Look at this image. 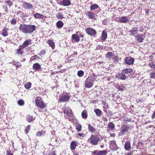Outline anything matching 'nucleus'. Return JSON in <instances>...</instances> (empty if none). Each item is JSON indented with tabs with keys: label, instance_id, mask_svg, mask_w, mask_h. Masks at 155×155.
Masks as SVG:
<instances>
[{
	"label": "nucleus",
	"instance_id": "1",
	"mask_svg": "<svg viewBox=\"0 0 155 155\" xmlns=\"http://www.w3.org/2000/svg\"><path fill=\"white\" fill-rule=\"evenodd\" d=\"M97 77L93 74L91 77L87 78L85 82V86L87 88H90L94 84V82L95 80Z\"/></svg>",
	"mask_w": 155,
	"mask_h": 155
},
{
	"label": "nucleus",
	"instance_id": "2",
	"mask_svg": "<svg viewBox=\"0 0 155 155\" xmlns=\"http://www.w3.org/2000/svg\"><path fill=\"white\" fill-rule=\"evenodd\" d=\"M130 129V127L129 125H122L120 129V131L118 133V136H121L126 134Z\"/></svg>",
	"mask_w": 155,
	"mask_h": 155
},
{
	"label": "nucleus",
	"instance_id": "3",
	"mask_svg": "<svg viewBox=\"0 0 155 155\" xmlns=\"http://www.w3.org/2000/svg\"><path fill=\"white\" fill-rule=\"evenodd\" d=\"M100 140V138L97 136L91 135L88 140L87 141L89 143L92 145L95 146L97 144Z\"/></svg>",
	"mask_w": 155,
	"mask_h": 155
},
{
	"label": "nucleus",
	"instance_id": "4",
	"mask_svg": "<svg viewBox=\"0 0 155 155\" xmlns=\"http://www.w3.org/2000/svg\"><path fill=\"white\" fill-rule=\"evenodd\" d=\"M64 117L66 119H68L70 120V119L71 118L72 119L73 114L72 111L69 108H65L64 110Z\"/></svg>",
	"mask_w": 155,
	"mask_h": 155
},
{
	"label": "nucleus",
	"instance_id": "5",
	"mask_svg": "<svg viewBox=\"0 0 155 155\" xmlns=\"http://www.w3.org/2000/svg\"><path fill=\"white\" fill-rule=\"evenodd\" d=\"M86 33L91 36L95 37L97 34L96 30L91 28H87L85 29Z\"/></svg>",
	"mask_w": 155,
	"mask_h": 155
},
{
	"label": "nucleus",
	"instance_id": "6",
	"mask_svg": "<svg viewBox=\"0 0 155 155\" xmlns=\"http://www.w3.org/2000/svg\"><path fill=\"white\" fill-rule=\"evenodd\" d=\"M36 27L34 25H27L26 34L31 33L35 30Z\"/></svg>",
	"mask_w": 155,
	"mask_h": 155
},
{
	"label": "nucleus",
	"instance_id": "7",
	"mask_svg": "<svg viewBox=\"0 0 155 155\" xmlns=\"http://www.w3.org/2000/svg\"><path fill=\"white\" fill-rule=\"evenodd\" d=\"M69 95L67 93H64L60 98L59 100L61 102H65L69 100L70 98Z\"/></svg>",
	"mask_w": 155,
	"mask_h": 155
},
{
	"label": "nucleus",
	"instance_id": "8",
	"mask_svg": "<svg viewBox=\"0 0 155 155\" xmlns=\"http://www.w3.org/2000/svg\"><path fill=\"white\" fill-rule=\"evenodd\" d=\"M107 153V151L106 150L101 151L96 150L92 152V155H106Z\"/></svg>",
	"mask_w": 155,
	"mask_h": 155
},
{
	"label": "nucleus",
	"instance_id": "9",
	"mask_svg": "<svg viewBox=\"0 0 155 155\" xmlns=\"http://www.w3.org/2000/svg\"><path fill=\"white\" fill-rule=\"evenodd\" d=\"M35 103L36 105L41 109H43L46 106L45 104L43 101H41L38 99L35 100Z\"/></svg>",
	"mask_w": 155,
	"mask_h": 155
},
{
	"label": "nucleus",
	"instance_id": "10",
	"mask_svg": "<svg viewBox=\"0 0 155 155\" xmlns=\"http://www.w3.org/2000/svg\"><path fill=\"white\" fill-rule=\"evenodd\" d=\"M124 61L125 62V63L130 65L133 64L134 59L133 58L130 57H127L124 58Z\"/></svg>",
	"mask_w": 155,
	"mask_h": 155
},
{
	"label": "nucleus",
	"instance_id": "11",
	"mask_svg": "<svg viewBox=\"0 0 155 155\" xmlns=\"http://www.w3.org/2000/svg\"><path fill=\"white\" fill-rule=\"evenodd\" d=\"M86 14L89 18L93 19L94 20H96L97 19L96 17L97 15L96 14L92 12H91V11L87 12Z\"/></svg>",
	"mask_w": 155,
	"mask_h": 155
},
{
	"label": "nucleus",
	"instance_id": "12",
	"mask_svg": "<svg viewBox=\"0 0 155 155\" xmlns=\"http://www.w3.org/2000/svg\"><path fill=\"white\" fill-rule=\"evenodd\" d=\"M22 6L25 9H32L33 8V6L32 4L26 2H23Z\"/></svg>",
	"mask_w": 155,
	"mask_h": 155
},
{
	"label": "nucleus",
	"instance_id": "13",
	"mask_svg": "<svg viewBox=\"0 0 155 155\" xmlns=\"http://www.w3.org/2000/svg\"><path fill=\"white\" fill-rule=\"evenodd\" d=\"M26 27L27 25L26 24H20L18 28L23 33L26 34Z\"/></svg>",
	"mask_w": 155,
	"mask_h": 155
},
{
	"label": "nucleus",
	"instance_id": "14",
	"mask_svg": "<svg viewBox=\"0 0 155 155\" xmlns=\"http://www.w3.org/2000/svg\"><path fill=\"white\" fill-rule=\"evenodd\" d=\"M136 38L138 42L141 43L143 42L145 36L143 35L138 34L137 35Z\"/></svg>",
	"mask_w": 155,
	"mask_h": 155
},
{
	"label": "nucleus",
	"instance_id": "15",
	"mask_svg": "<svg viewBox=\"0 0 155 155\" xmlns=\"http://www.w3.org/2000/svg\"><path fill=\"white\" fill-rule=\"evenodd\" d=\"M138 27H133L130 31V35L131 36H134L137 33Z\"/></svg>",
	"mask_w": 155,
	"mask_h": 155
},
{
	"label": "nucleus",
	"instance_id": "16",
	"mask_svg": "<svg viewBox=\"0 0 155 155\" xmlns=\"http://www.w3.org/2000/svg\"><path fill=\"white\" fill-rule=\"evenodd\" d=\"M116 77L117 78H118L122 80H124L126 79L127 78V76L123 72L122 73L116 75Z\"/></svg>",
	"mask_w": 155,
	"mask_h": 155
},
{
	"label": "nucleus",
	"instance_id": "17",
	"mask_svg": "<svg viewBox=\"0 0 155 155\" xmlns=\"http://www.w3.org/2000/svg\"><path fill=\"white\" fill-rule=\"evenodd\" d=\"M31 44V40L30 39L25 40L22 44V46L24 48L27 47Z\"/></svg>",
	"mask_w": 155,
	"mask_h": 155
},
{
	"label": "nucleus",
	"instance_id": "18",
	"mask_svg": "<svg viewBox=\"0 0 155 155\" xmlns=\"http://www.w3.org/2000/svg\"><path fill=\"white\" fill-rule=\"evenodd\" d=\"M77 146V141H73L70 144V149L71 150H74Z\"/></svg>",
	"mask_w": 155,
	"mask_h": 155
},
{
	"label": "nucleus",
	"instance_id": "19",
	"mask_svg": "<svg viewBox=\"0 0 155 155\" xmlns=\"http://www.w3.org/2000/svg\"><path fill=\"white\" fill-rule=\"evenodd\" d=\"M8 28L4 27L1 31V34L4 37H6L8 35Z\"/></svg>",
	"mask_w": 155,
	"mask_h": 155
},
{
	"label": "nucleus",
	"instance_id": "20",
	"mask_svg": "<svg viewBox=\"0 0 155 155\" xmlns=\"http://www.w3.org/2000/svg\"><path fill=\"white\" fill-rule=\"evenodd\" d=\"M107 37V32L106 30H104L102 33V35L101 36V40L105 41Z\"/></svg>",
	"mask_w": 155,
	"mask_h": 155
},
{
	"label": "nucleus",
	"instance_id": "21",
	"mask_svg": "<svg viewBox=\"0 0 155 155\" xmlns=\"http://www.w3.org/2000/svg\"><path fill=\"white\" fill-rule=\"evenodd\" d=\"M71 3L70 0H63V1L61 2V5L65 6L70 5Z\"/></svg>",
	"mask_w": 155,
	"mask_h": 155
},
{
	"label": "nucleus",
	"instance_id": "22",
	"mask_svg": "<svg viewBox=\"0 0 155 155\" xmlns=\"http://www.w3.org/2000/svg\"><path fill=\"white\" fill-rule=\"evenodd\" d=\"M122 72L125 74H131L134 73V70L131 68H126L122 70Z\"/></svg>",
	"mask_w": 155,
	"mask_h": 155
},
{
	"label": "nucleus",
	"instance_id": "23",
	"mask_svg": "<svg viewBox=\"0 0 155 155\" xmlns=\"http://www.w3.org/2000/svg\"><path fill=\"white\" fill-rule=\"evenodd\" d=\"M125 149L127 150H130L131 149L130 142V141H127L124 145Z\"/></svg>",
	"mask_w": 155,
	"mask_h": 155
},
{
	"label": "nucleus",
	"instance_id": "24",
	"mask_svg": "<svg viewBox=\"0 0 155 155\" xmlns=\"http://www.w3.org/2000/svg\"><path fill=\"white\" fill-rule=\"evenodd\" d=\"M72 39L76 42H78L80 41L79 36L76 34H73L71 37Z\"/></svg>",
	"mask_w": 155,
	"mask_h": 155
},
{
	"label": "nucleus",
	"instance_id": "25",
	"mask_svg": "<svg viewBox=\"0 0 155 155\" xmlns=\"http://www.w3.org/2000/svg\"><path fill=\"white\" fill-rule=\"evenodd\" d=\"M24 48L21 45H20L18 49H17L16 51L17 53L18 54H22L23 52Z\"/></svg>",
	"mask_w": 155,
	"mask_h": 155
},
{
	"label": "nucleus",
	"instance_id": "26",
	"mask_svg": "<svg viewBox=\"0 0 155 155\" xmlns=\"http://www.w3.org/2000/svg\"><path fill=\"white\" fill-rule=\"evenodd\" d=\"M127 18L126 17H123L119 18V21L120 23H126L128 21Z\"/></svg>",
	"mask_w": 155,
	"mask_h": 155
},
{
	"label": "nucleus",
	"instance_id": "27",
	"mask_svg": "<svg viewBox=\"0 0 155 155\" xmlns=\"http://www.w3.org/2000/svg\"><path fill=\"white\" fill-rule=\"evenodd\" d=\"M34 16L35 18L37 19H43L44 16L38 13H36L34 15Z\"/></svg>",
	"mask_w": 155,
	"mask_h": 155
},
{
	"label": "nucleus",
	"instance_id": "28",
	"mask_svg": "<svg viewBox=\"0 0 155 155\" xmlns=\"http://www.w3.org/2000/svg\"><path fill=\"white\" fill-rule=\"evenodd\" d=\"M94 111L97 116L100 117L102 114V111L99 109L95 108L94 109Z\"/></svg>",
	"mask_w": 155,
	"mask_h": 155
},
{
	"label": "nucleus",
	"instance_id": "29",
	"mask_svg": "<svg viewBox=\"0 0 155 155\" xmlns=\"http://www.w3.org/2000/svg\"><path fill=\"white\" fill-rule=\"evenodd\" d=\"M88 129L89 131L91 133H94L96 130V129L95 128L90 124L88 125Z\"/></svg>",
	"mask_w": 155,
	"mask_h": 155
},
{
	"label": "nucleus",
	"instance_id": "30",
	"mask_svg": "<svg viewBox=\"0 0 155 155\" xmlns=\"http://www.w3.org/2000/svg\"><path fill=\"white\" fill-rule=\"evenodd\" d=\"M90 8L91 10H94L98 8H99V7L97 4H94L91 5Z\"/></svg>",
	"mask_w": 155,
	"mask_h": 155
},
{
	"label": "nucleus",
	"instance_id": "31",
	"mask_svg": "<svg viewBox=\"0 0 155 155\" xmlns=\"http://www.w3.org/2000/svg\"><path fill=\"white\" fill-rule=\"evenodd\" d=\"M56 25L58 28H60L63 27V23L61 21H59L56 23Z\"/></svg>",
	"mask_w": 155,
	"mask_h": 155
},
{
	"label": "nucleus",
	"instance_id": "32",
	"mask_svg": "<svg viewBox=\"0 0 155 155\" xmlns=\"http://www.w3.org/2000/svg\"><path fill=\"white\" fill-rule=\"evenodd\" d=\"M33 68L34 70H37L41 68V66L38 63H35L33 65Z\"/></svg>",
	"mask_w": 155,
	"mask_h": 155
},
{
	"label": "nucleus",
	"instance_id": "33",
	"mask_svg": "<svg viewBox=\"0 0 155 155\" xmlns=\"http://www.w3.org/2000/svg\"><path fill=\"white\" fill-rule=\"evenodd\" d=\"M114 56V54L112 52H108L106 55V57L107 58L110 59L112 57Z\"/></svg>",
	"mask_w": 155,
	"mask_h": 155
},
{
	"label": "nucleus",
	"instance_id": "34",
	"mask_svg": "<svg viewBox=\"0 0 155 155\" xmlns=\"http://www.w3.org/2000/svg\"><path fill=\"white\" fill-rule=\"evenodd\" d=\"M15 13L17 15L20 16L21 17H22V19H23V17H25L24 13L20 11H17Z\"/></svg>",
	"mask_w": 155,
	"mask_h": 155
},
{
	"label": "nucleus",
	"instance_id": "35",
	"mask_svg": "<svg viewBox=\"0 0 155 155\" xmlns=\"http://www.w3.org/2000/svg\"><path fill=\"white\" fill-rule=\"evenodd\" d=\"M47 42L49 46H50L51 47H52V48H53L54 47V43L53 41L50 40H48Z\"/></svg>",
	"mask_w": 155,
	"mask_h": 155
},
{
	"label": "nucleus",
	"instance_id": "36",
	"mask_svg": "<svg viewBox=\"0 0 155 155\" xmlns=\"http://www.w3.org/2000/svg\"><path fill=\"white\" fill-rule=\"evenodd\" d=\"M81 116L83 118L86 119L87 116V112L85 110H83L81 113Z\"/></svg>",
	"mask_w": 155,
	"mask_h": 155
},
{
	"label": "nucleus",
	"instance_id": "37",
	"mask_svg": "<svg viewBox=\"0 0 155 155\" xmlns=\"http://www.w3.org/2000/svg\"><path fill=\"white\" fill-rule=\"evenodd\" d=\"M111 150L112 151H116L118 149L116 144L114 143L111 145Z\"/></svg>",
	"mask_w": 155,
	"mask_h": 155
},
{
	"label": "nucleus",
	"instance_id": "38",
	"mask_svg": "<svg viewBox=\"0 0 155 155\" xmlns=\"http://www.w3.org/2000/svg\"><path fill=\"white\" fill-rule=\"evenodd\" d=\"M113 59L114 61V62L115 63H117L120 60L119 57L116 56H114Z\"/></svg>",
	"mask_w": 155,
	"mask_h": 155
},
{
	"label": "nucleus",
	"instance_id": "39",
	"mask_svg": "<svg viewBox=\"0 0 155 155\" xmlns=\"http://www.w3.org/2000/svg\"><path fill=\"white\" fill-rule=\"evenodd\" d=\"M35 119H33L32 116L30 115H28L27 116V120L29 122H31L32 121L34 120Z\"/></svg>",
	"mask_w": 155,
	"mask_h": 155
},
{
	"label": "nucleus",
	"instance_id": "40",
	"mask_svg": "<svg viewBox=\"0 0 155 155\" xmlns=\"http://www.w3.org/2000/svg\"><path fill=\"white\" fill-rule=\"evenodd\" d=\"M5 4L8 5L9 7L11 6L13 4L12 1L9 0H6L5 2Z\"/></svg>",
	"mask_w": 155,
	"mask_h": 155
},
{
	"label": "nucleus",
	"instance_id": "41",
	"mask_svg": "<svg viewBox=\"0 0 155 155\" xmlns=\"http://www.w3.org/2000/svg\"><path fill=\"white\" fill-rule=\"evenodd\" d=\"M76 128L78 132L80 131L81 130V126L79 124H77L76 125Z\"/></svg>",
	"mask_w": 155,
	"mask_h": 155
},
{
	"label": "nucleus",
	"instance_id": "42",
	"mask_svg": "<svg viewBox=\"0 0 155 155\" xmlns=\"http://www.w3.org/2000/svg\"><path fill=\"white\" fill-rule=\"evenodd\" d=\"M31 83L28 82L25 84L24 86L26 89H29L31 87Z\"/></svg>",
	"mask_w": 155,
	"mask_h": 155
},
{
	"label": "nucleus",
	"instance_id": "43",
	"mask_svg": "<svg viewBox=\"0 0 155 155\" xmlns=\"http://www.w3.org/2000/svg\"><path fill=\"white\" fill-rule=\"evenodd\" d=\"M45 132L44 131H41L37 132L36 135L37 136L40 137L42 135L44 136Z\"/></svg>",
	"mask_w": 155,
	"mask_h": 155
},
{
	"label": "nucleus",
	"instance_id": "44",
	"mask_svg": "<svg viewBox=\"0 0 155 155\" xmlns=\"http://www.w3.org/2000/svg\"><path fill=\"white\" fill-rule=\"evenodd\" d=\"M108 127L111 129H114L115 125L112 123L110 122L108 124Z\"/></svg>",
	"mask_w": 155,
	"mask_h": 155
},
{
	"label": "nucleus",
	"instance_id": "45",
	"mask_svg": "<svg viewBox=\"0 0 155 155\" xmlns=\"http://www.w3.org/2000/svg\"><path fill=\"white\" fill-rule=\"evenodd\" d=\"M118 89L121 91H123L125 88L123 84H120L118 87Z\"/></svg>",
	"mask_w": 155,
	"mask_h": 155
},
{
	"label": "nucleus",
	"instance_id": "46",
	"mask_svg": "<svg viewBox=\"0 0 155 155\" xmlns=\"http://www.w3.org/2000/svg\"><path fill=\"white\" fill-rule=\"evenodd\" d=\"M84 74V72L83 71L80 70L78 71L77 75L79 77H82Z\"/></svg>",
	"mask_w": 155,
	"mask_h": 155
},
{
	"label": "nucleus",
	"instance_id": "47",
	"mask_svg": "<svg viewBox=\"0 0 155 155\" xmlns=\"http://www.w3.org/2000/svg\"><path fill=\"white\" fill-rule=\"evenodd\" d=\"M18 103L19 105L23 106L24 104V101L23 100L20 99L18 101Z\"/></svg>",
	"mask_w": 155,
	"mask_h": 155
},
{
	"label": "nucleus",
	"instance_id": "48",
	"mask_svg": "<svg viewBox=\"0 0 155 155\" xmlns=\"http://www.w3.org/2000/svg\"><path fill=\"white\" fill-rule=\"evenodd\" d=\"M10 21L11 24L13 25H15L16 24L17 21L15 19L12 18Z\"/></svg>",
	"mask_w": 155,
	"mask_h": 155
},
{
	"label": "nucleus",
	"instance_id": "49",
	"mask_svg": "<svg viewBox=\"0 0 155 155\" xmlns=\"http://www.w3.org/2000/svg\"><path fill=\"white\" fill-rule=\"evenodd\" d=\"M149 65L151 68L155 69V64L153 62L150 63Z\"/></svg>",
	"mask_w": 155,
	"mask_h": 155
},
{
	"label": "nucleus",
	"instance_id": "50",
	"mask_svg": "<svg viewBox=\"0 0 155 155\" xmlns=\"http://www.w3.org/2000/svg\"><path fill=\"white\" fill-rule=\"evenodd\" d=\"M56 16L57 18H63V17L62 14L61 13H58V14H57Z\"/></svg>",
	"mask_w": 155,
	"mask_h": 155
},
{
	"label": "nucleus",
	"instance_id": "51",
	"mask_svg": "<svg viewBox=\"0 0 155 155\" xmlns=\"http://www.w3.org/2000/svg\"><path fill=\"white\" fill-rule=\"evenodd\" d=\"M39 58V57H38L36 55H35L34 56H32L31 59V60H35Z\"/></svg>",
	"mask_w": 155,
	"mask_h": 155
},
{
	"label": "nucleus",
	"instance_id": "52",
	"mask_svg": "<svg viewBox=\"0 0 155 155\" xmlns=\"http://www.w3.org/2000/svg\"><path fill=\"white\" fill-rule=\"evenodd\" d=\"M150 77L151 78H155V72L150 73Z\"/></svg>",
	"mask_w": 155,
	"mask_h": 155
},
{
	"label": "nucleus",
	"instance_id": "53",
	"mask_svg": "<svg viewBox=\"0 0 155 155\" xmlns=\"http://www.w3.org/2000/svg\"><path fill=\"white\" fill-rule=\"evenodd\" d=\"M30 127L31 126L30 125H28L26 129L25 130V131L26 133H28V132L30 130Z\"/></svg>",
	"mask_w": 155,
	"mask_h": 155
},
{
	"label": "nucleus",
	"instance_id": "54",
	"mask_svg": "<svg viewBox=\"0 0 155 155\" xmlns=\"http://www.w3.org/2000/svg\"><path fill=\"white\" fill-rule=\"evenodd\" d=\"M7 155H13V153H12L11 151L10 150H7L6 151Z\"/></svg>",
	"mask_w": 155,
	"mask_h": 155
},
{
	"label": "nucleus",
	"instance_id": "55",
	"mask_svg": "<svg viewBox=\"0 0 155 155\" xmlns=\"http://www.w3.org/2000/svg\"><path fill=\"white\" fill-rule=\"evenodd\" d=\"M5 42L7 44L11 43V41L10 40H9L7 38V40L5 41Z\"/></svg>",
	"mask_w": 155,
	"mask_h": 155
},
{
	"label": "nucleus",
	"instance_id": "56",
	"mask_svg": "<svg viewBox=\"0 0 155 155\" xmlns=\"http://www.w3.org/2000/svg\"><path fill=\"white\" fill-rule=\"evenodd\" d=\"M14 65H15L16 66V67L17 68H19V67H20L21 66V65H19V64H18V63H16V64L15 63H14Z\"/></svg>",
	"mask_w": 155,
	"mask_h": 155
},
{
	"label": "nucleus",
	"instance_id": "57",
	"mask_svg": "<svg viewBox=\"0 0 155 155\" xmlns=\"http://www.w3.org/2000/svg\"><path fill=\"white\" fill-rule=\"evenodd\" d=\"M3 9L5 10V12H7L8 11V9L6 6H4L3 7Z\"/></svg>",
	"mask_w": 155,
	"mask_h": 155
},
{
	"label": "nucleus",
	"instance_id": "58",
	"mask_svg": "<svg viewBox=\"0 0 155 155\" xmlns=\"http://www.w3.org/2000/svg\"><path fill=\"white\" fill-rule=\"evenodd\" d=\"M78 135L79 136H81V137H84V134L83 133H79L78 134Z\"/></svg>",
	"mask_w": 155,
	"mask_h": 155
},
{
	"label": "nucleus",
	"instance_id": "59",
	"mask_svg": "<svg viewBox=\"0 0 155 155\" xmlns=\"http://www.w3.org/2000/svg\"><path fill=\"white\" fill-rule=\"evenodd\" d=\"M79 36V37H81V38H83L84 37V35L81 33H80L79 34V35H78Z\"/></svg>",
	"mask_w": 155,
	"mask_h": 155
},
{
	"label": "nucleus",
	"instance_id": "60",
	"mask_svg": "<svg viewBox=\"0 0 155 155\" xmlns=\"http://www.w3.org/2000/svg\"><path fill=\"white\" fill-rule=\"evenodd\" d=\"M155 118V113L153 112L152 116V118L153 119H154Z\"/></svg>",
	"mask_w": 155,
	"mask_h": 155
},
{
	"label": "nucleus",
	"instance_id": "61",
	"mask_svg": "<svg viewBox=\"0 0 155 155\" xmlns=\"http://www.w3.org/2000/svg\"><path fill=\"white\" fill-rule=\"evenodd\" d=\"M102 119L103 120H104V121H105V122H107V118L105 117H103V118H102Z\"/></svg>",
	"mask_w": 155,
	"mask_h": 155
},
{
	"label": "nucleus",
	"instance_id": "62",
	"mask_svg": "<svg viewBox=\"0 0 155 155\" xmlns=\"http://www.w3.org/2000/svg\"><path fill=\"white\" fill-rule=\"evenodd\" d=\"M149 57V59L151 60H152L153 58V57L152 56H150Z\"/></svg>",
	"mask_w": 155,
	"mask_h": 155
},
{
	"label": "nucleus",
	"instance_id": "63",
	"mask_svg": "<svg viewBox=\"0 0 155 155\" xmlns=\"http://www.w3.org/2000/svg\"><path fill=\"white\" fill-rule=\"evenodd\" d=\"M108 107V105H105L103 107L104 108V109H106Z\"/></svg>",
	"mask_w": 155,
	"mask_h": 155
},
{
	"label": "nucleus",
	"instance_id": "64",
	"mask_svg": "<svg viewBox=\"0 0 155 155\" xmlns=\"http://www.w3.org/2000/svg\"><path fill=\"white\" fill-rule=\"evenodd\" d=\"M73 155H79V154L76 152H74L73 153Z\"/></svg>",
	"mask_w": 155,
	"mask_h": 155
}]
</instances>
